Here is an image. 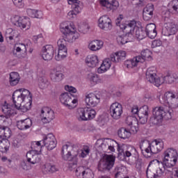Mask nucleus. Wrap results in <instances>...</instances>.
Instances as JSON below:
<instances>
[{"label":"nucleus","mask_w":178,"mask_h":178,"mask_svg":"<svg viewBox=\"0 0 178 178\" xmlns=\"http://www.w3.org/2000/svg\"><path fill=\"white\" fill-rule=\"evenodd\" d=\"M104 47V42L99 40H94L89 42L88 49L90 51H99Z\"/></svg>","instance_id":"nucleus-36"},{"label":"nucleus","mask_w":178,"mask_h":178,"mask_svg":"<svg viewBox=\"0 0 178 178\" xmlns=\"http://www.w3.org/2000/svg\"><path fill=\"white\" fill-rule=\"evenodd\" d=\"M79 113V120L82 121H88V120H92L94 118H95L96 112L95 110L90 108V107H85L81 108L78 110Z\"/></svg>","instance_id":"nucleus-12"},{"label":"nucleus","mask_w":178,"mask_h":178,"mask_svg":"<svg viewBox=\"0 0 178 178\" xmlns=\"http://www.w3.org/2000/svg\"><path fill=\"white\" fill-rule=\"evenodd\" d=\"M140 111V108H138V106H134L132 108H131V113H133V115H136V116H138V112Z\"/></svg>","instance_id":"nucleus-61"},{"label":"nucleus","mask_w":178,"mask_h":178,"mask_svg":"<svg viewBox=\"0 0 178 178\" xmlns=\"http://www.w3.org/2000/svg\"><path fill=\"white\" fill-rule=\"evenodd\" d=\"M116 143L112 139H99L96 142V147L99 152H115V147L112 145Z\"/></svg>","instance_id":"nucleus-10"},{"label":"nucleus","mask_w":178,"mask_h":178,"mask_svg":"<svg viewBox=\"0 0 178 178\" xmlns=\"http://www.w3.org/2000/svg\"><path fill=\"white\" fill-rule=\"evenodd\" d=\"M27 13L31 17L36 19H41L42 17V12L40 10L29 9Z\"/></svg>","instance_id":"nucleus-45"},{"label":"nucleus","mask_w":178,"mask_h":178,"mask_svg":"<svg viewBox=\"0 0 178 178\" xmlns=\"http://www.w3.org/2000/svg\"><path fill=\"white\" fill-rule=\"evenodd\" d=\"M178 31V25L175 22H167L165 24V27L163 28L161 34L165 37H170L175 35Z\"/></svg>","instance_id":"nucleus-19"},{"label":"nucleus","mask_w":178,"mask_h":178,"mask_svg":"<svg viewBox=\"0 0 178 178\" xmlns=\"http://www.w3.org/2000/svg\"><path fill=\"white\" fill-rule=\"evenodd\" d=\"M41 143H42V140L33 142L31 145V149H33L35 152H38V149L41 151V148H42Z\"/></svg>","instance_id":"nucleus-47"},{"label":"nucleus","mask_w":178,"mask_h":178,"mask_svg":"<svg viewBox=\"0 0 178 178\" xmlns=\"http://www.w3.org/2000/svg\"><path fill=\"white\" fill-rule=\"evenodd\" d=\"M118 156L124 159V158H130L131 155H136L137 154V149L133 147L129 146L124 152V145H120L118 144Z\"/></svg>","instance_id":"nucleus-17"},{"label":"nucleus","mask_w":178,"mask_h":178,"mask_svg":"<svg viewBox=\"0 0 178 178\" xmlns=\"http://www.w3.org/2000/svg\"><path fill=\"white\" fill-rule=\"evenodd\" d=\"M13 23L20 29H30V19L15 16L13 18Z\"/></svg>","instance_id":"nucleus-21"},{"label":"nucleus","mask_w":178,"mask_h":178,"mask_svg":"<svg viewBox=\"0 0 178 178\" xmlns=\"http://www.w3.org/2000/svg\"><path fill=\"white\" fill-rule=\"evenodd\" d=\"M145 33L146 36L147 35L151 40H154L156 37V26L155 24H147L145 27Z\"/></svg>","instance_id":"nucleus-33"},{"label":"nucleus","mask_w":178,"mask_h":178,"mask_svg":"<svg viewBox=\"0 0 178 178\" xmlns=\"http://www.w3.org/2000/svg\"><path fill=\"white\" fill-rule=\"evenodd\" d=\"M20 81V76L17 72H11L10 74V86H17Z\"/></svg>","instance_id":"nucleus-40"},{"label":"nucleus","mask_w":178,"mask_h":178,"mask_svg":"<svg viewBox=\"0 0 178 178\" xmlns=\"http://www.w3.org/2000/svg\"><path fill=\"white\" fill-rule=\"evenodd\" d=\"M149 112V109L148 108V106L145 105L139 108L138 115H142V116L145 115H148Z\"/></svg>","instance_id":"nucleus-49"},{"label":"nucleus","mask_w":178,"mask_h":178,"mask_svg":"<svg viewBox=\"0 0 178 178\" xmlns=\"http://www.w3.org/2000/svg\"><path fill=\"white\" fill-rule=\"evenodd\" d=\"M134 40V35L131 33H127L125 35H118L117 42L119 45H124L127 42H131Z\"/></svg>","instance_id":"nucleus-31"},{"label":"nucleus","mask_w":178,"mask_h":178,"mask_svg":"<svg viewBox=\"0 0 178 178\" xmlns=\"http://www.w3.org/2000/svg\"><path fill=\"white\" fill-rule=\"evenodd\" d=\"M155 172L157 178L161 177V176L163 175V170H162L161 168H159L158 166L155 167Z\"/></svg>","instance_id":"nucleus-57"},{"label":"nucleus","mask_w":178,"mask_h":178,"mask_svg":"<svg viewBox=\"0 0 178 178\" xmlns=\"http://www.w3.org/2000/svg\"><path fill=\"white\" fill-rule=\"evenodd\" d=\"M49 84V82L48 81V79L47 78L43 77L40 78L39 80V86L40 88L44 89L47 88Z\"/></svg>","instance_id":"nucleus-48"},{"label":"nucleus","mask_w":178,"mask_h":178,"mask_svg":"<svg viewBox=\"0 0 178 178\" xmlns=\"http://www.w3.org/2000/svg\"><path fill=\"white\" fill-rule=\"evenodd\" d=\"M172 9L175 13H178V1L174 0L172 1Z\"/></svg>","instance_id":"nucleus-59"},{"label":"nucleus","mask_w":178,"mask_h":178,"mask_svg":"<svg viewBox=\"0 0 178 178\" xmlns=\"http://www.w3.org/2000/svg\"><path fill=\"white\" fill-rule=\"evenodd\" d=\"M12 136V131L8 127H0V138L2 140H6L10 138Z\"/></svg>","instance_id":"nucleus-38"},{"label":"nucleus","mask_w":178,"mask_h":178,"mask_svg":"<svg viewBox=\"0 0 178 178\" xmlns=\"http://www.w3.org/2000/svg\"><path fill=\"white\" fill-rule=\"evenodd\" d=\"M129 131L130 133H133V134H136L138 131V121L137 122V124L131 125Z\"/></svg>","instance_id":"nucleus-56"},{"label":"nucleus","mask_w":178,"mask_h":178,"mask_svg":"<svg viewBox=\"0 0 178 178\" xmlns=\"http://www.w3.org/2000/svg\"><path fill=\"white\" fill-rule=\"evenodd\" d=\"M81 10L76 11L75 8H72V10L70 11L67 14L68 19H73L74 17H76V15H79Z\"/></svg>","instance_id":"nucleus-51"},{"label":"nucleus","mask_w":178,"mask_h":178,"mask_svg":"<svg viewBox=\"0 0 178 178\" xmlns=\"http://www.w3.org/2000/svg\"><path fill=\"white\" fill-rule=\"evenodd\" d=\"M139 118V122L141 124H145L147 122H148V115H138Z\"/></svg>","instance_id":"nucleus-55"},{"label":"nucleus","mask_w":178,"mask_h":178,"mask_svg":"<svg viewBox=\"0 0 178 178\" xmlns=\"http://www.w3.org/2000/svg\"><path fill=\"white\" fill-rule=\"evenodd\" d=\"M176 79L177 78H175V76L168 74L166 76L160 78V81L161 84H163V83H165L166 84H172V83H175Z\"/></svg>","instance_id":"nucleus-43"},{"label":"nucleus","mask_w":178,"mask_h":178,"mask_svg":"<svg viewBox=\"0 0 178 178\" xmlns=\"http://www.w3.org/2000/svg\"><path fill=\"white\" fill-rule=\"evenodd\" d=\"M152 52L149 49H145L142 51L141 56H137L132 59L127 60L125 62V65L128 69L130 67H136L138 63H144L145 60H152Z\"/></svg>","instance_id":"nucleus-8"},{"label":"nucleus","mask_w":178,"mask_h":178,"mask_svg":"<svg viewBox=\"0 0 178 178\" xmlns=\"http://www.w3.org/2000/svg\"><path fill=\"white\" fill-rule=\"evenodd\" d=\"M76 176L78 178H94V174L91 169L81 166L76 169L75 170Z\"/></svg>","instance_id":"nucleus-20"},{"label":"nucleus","mask_w":178,"mask_h":178,"mask_svg":"<svg viewBox=\"0 0 178 178\" xmlns=\"http://www.w3.org/2000/svg\"><path fill=\"white\" fill-rule=\"evenodd\" d=\"M2 111L5 113L6 116L0 115V123L6 122V119H8V118H10L15 112L10 107H9V106L6 105L2 107Z\"/></svg>","instance_id":"nucleus-35"},{"label":"nucleus","mask_w":178,"mask_h":178,"mask_svg":"<svg viewBox=\"0 0 178 178\" xmlns=\"http://www.w3.org/2000/svg\"><path fill=\"white\" fill-rule=\"evenodd\" d=\"M88 29H90V26H88V24H81L78 30L80 33H83V34H86V33H87V31H88Z\"/></svg>","instance_id":"nucleus-52"},{"label":"nucleus","mask_w":178,"mask_h":178,"mask_svg":"<svg viewBox=\"0 0 178 178\" xmlns=\"http://www.w3.org/2000/svg\"><path fill=\"white\" fill-rule=\"evenodd\" d=\"M115 165V156L112 155H104L99 161L98 164V170L100 172L104 170H111Z\"/></svg>","instance_id":"nucleus-11"},{"label":"nucleus","mask_w":178,"mask_h":178,"mask_svg":"<svg viewBox=\"0 0 178 178\" xmlns=\"http://www.w3.org/2000/svg\"><path fill=\"white\" fill-rule=\"evenodd\" d=\"M65 88L67 91H69V92H72L73 94L77 92V89H76V88H73L72 86H66Z\"/></svg>","instance_id":"nucleus-58"},{"label":"nucleus","mask_w":178,"mask_h":178,"mask_svg":"<svg viewBox=\"0 0 178 178\" xmlns=\"http://www.w3.org/2000/svg\"><path fill=\"white\" fill-rule=\"evenodd\" d=\"M26 161L31 165H35L41 161V155L34 150H31L26 153Z\"/></svg>","instance_id":"nucleus-28"},{"label":"nucleus","mask_w":178,"mask_h":178,"mask_svg":"<svg viewBox=\"0 0 178 178\" xmlns=\"http://www.w3.org/2000/svg\"><path fill=\"white\" fill-rule=\"evenodd\" d=\"M33 126V121L30 118L17 121V127L19 130H27Z\"/></svg>","instance_id":"nucleus-34"},{"label":"nucleus","mask_w":178,"mask_h":178,"mask_svg":"<svg viewBox=\"0 0 178 178\" xmlns=\"http://www.w3.org/2000/svg\"><path fill=\"white\" fill-rule=\"evenodd\" d=\"M42 171L45 173H55V172L58 171V168L51 163H46L42 167Z\"/></svg>","instance_id":"nucleus-41"},{"label":"nucleus","mask_w":178,"mask_h":178,"mask_svg":"<svg viewBox=\"0 0 178 178\" xmlns=\"http://www.w3.org/2000/svg\"><path fill=\"white\" fill-rule=\"evenodd\" d=\"M140 149L141 151H145L147 154H158L163 149V142L155 140L149 143L147 140H143L140 143Z\"/></svg>","instance_id":"nucleus-6"},{"label":"nucleus","mask_w":178,"mask_h":178,"mask_svg":"<svg viewBox=\"0 0 178 178\" xmlns=\"http://www.w3.org/2000/svg\"><path fill=\"white\" fill-rule=\"evenodd\" d=\"M137 118L136 117H127L126 120V123L128 126H133V124H137Z\"/></svg>","instance_id":"nucleus-50"},{"label":"nucleus","mask_w":178,"mask_h":178,"mask_svg":"<svg viewBox=\"0 0 178 178\" xmlns=\"http://www.w3.org/2000/svg\"><path fill=\"white\" fill-rule=\"evenodd\" d=\"M60 30L63 34H64V38L63 39L65 40V42H74L79 37L80 34L74 31L71 26L65 25V24H61L60 25Z\"/></svg>","instance_id":"nucleus-9"},{"label":"nucleus","mask_w":178,"mask_h":178,"mask_svg":"<svg viewBox=\"0 0 178 178\" xmlns=\"http://www.w3.org/2000/svg\"><path fill=\"white\" fill-rule=\"evenodd\" d=\"M137 26V22L135 20L128 21L126 24H120L119 27L121 30L125 31V33H134V29Z\"/></svg>","instance_id":"nucleus-30"},{"label":"nucleus","mask_w":178,"mask_h":178,"mask_svg":"<svg viewBox=\"0 0 178 178\" xmlns=\"http://www.w3.org/2000/svg\"><path fill=\"white\" fill-rule=\"evenodd\" d=\"M153 45H155V47H161L162 45V42L161 40H154L153 42Z\"/></svg>","instance_id":"nucleus-64"},{"label":"nucleus","mask_w":178,"mask_h":178,"mask_svg":"<svg viewBox=\"0 0 178 178\" xmlns=\"http://www.w3.org/2000/svg\"><path fill=\"white\" fill-rule=\"evenodd\" d=\"M124 59H126V51H120L111 54L110 58H106L97 69V73H105V72L111 68L112 62L113 63H118L122 62V60H124Z\"/></svg>","instance_id":"nucleus-5"},{"label":"nucleus","mask_w":178,"mask_h":178,"mask_svg":"<svg viewBox=\"0 0 178 178\" xmlns=\"http://www.w3.org/2000/svg\"><path fill=\"white\" fill-rule=\"evenodd\" d=\"M0 141H1V143H0V151L3 153L8 152L9 149V145H8L9 142L6 140L3 141L2 140H0Z\"/></svg>","instance_id":"nucleus-46"},{"label":"nucleus","mask_w":178,"mask_h":178,"mask_svg":"<svg viewBox=\"0 0 178 178\" xmlns=\"http://www.w3.org/2000/svg\"><path fill=\"white\" fill-rule=\"evenodd\" d=\"M173 116V110L170 106H156L152 108V115L149 118V123L152 126H161L163 119L169 120Z\"/></svg>","instance_id":"nucleus-4"},{"label":"nucleus","mask_w":178,"mask_h":178,"mask_svg":"<svg viewBox=\"0 0 178 178\" xmlns=\"http://www.w3.org/2000/svg\"><path fill=\"white\" fill-rule=\"evenodd\" d=\"M69 5H72V8H74L76 11L83 10V3L79 0H68Z\"/></svg>","instance_id":"nucleus-42"},{"label":"nucleus","mask_w":178,"mask_h":178,"mask_svg":"<svg viewBox=\"0 0 178 178\" xmlns=\"http://www.w3.org/2000/svg\"><path fill=\"white\" fill-rule=\"evenodd\" d=\"M72 147L65 145L63 146L62 154L64 161H69L70 163L68 165L69 169H76L77 168V156L80 158H86L88 154H90V147L88 146H83L81 150L76 148V145Z\"/></svg>","instance_id":"nucleus-1"},{"label":"nucleus","mask_w":178,"mask_h":178,"mask_svg":"<svg viewBox=\"0 0 178 178\" xmlns=\"http://www.w3.org/2000/svg\"><path fill=\"white\" fill-rule=\"evenodd\" d=\"M86 63L89 67H97V65L99 63L98 56H88L86 58Z\"/></svg>","instance_id":"nucleus-37"},{"label":"nucleus","mask_w":178,"mask_h":178,"mask_svg":"<svg viewBox=\"0 0 178 178\" xmlns=\"http://www.w3.org/2000/svg\"><path fill=\"white\" fill-rule=\"evenodd\" d=\"M19 33L17 31L8 29L6 31V40L8 44L15 45L13 54L19 59H27V47L23 43L16 44L19 38Z\"/></svg>","instance_id":"nucleus-3"},{"label":"nucleus","mask_w":178,"mask_h":178,"mask_svg":"<svg viewBox=\"0 0 178 178\" xmlns=\"http://www.w3.org/2000/svg\"><path fill=\"white\" fill-rule=\"evenodd\" d=\"M42 141L49 151H52L54 148L56 147V138L52 134H47Z\"/></svg>","instance_id":"nucleus-22"},{"label":"nucleus","mask_w":178,"mask_h":178,"mask_svg":"<svg viewBox=\"0 0 178 178\" xmlns=\"http://www.w3.org/2000/svg\"><path fill=\"white\" fill-rule=\"evenodd\" d=\"M100 5L104 10H116L118 6H119V3L113 0H100Z\"/></svg>","instance_id":"nucleus-25"},{"label":"nucleus","mask_w":178,"mask_h":178,"mask_svg":"<svg viewBox=\"0 0 178 178\" xmlns=\"http://www.w3.org/2000/svg\"><path fill=\"white\" fill-rule=\"evenodd\" d=\"M99 27L108 31L112 30V20L108 16H102L99 19Z\"/></svg>","instance_id":"nucleus-27"},{"label":"nucleus","mask_w":178,"mask_h":178,"mask_svg":"<svg viewBox=\"0 0 178 178\" xmlns=\"http://www.w3.org/2000/svg\"><path fill=\"white\" fill-rule=\"evenodd\" d=\"M146 79L149 81L151 84H154L156 87H159L162 85L161 78L156 75V69L155 67H149L146 71Z\"/></svg>","instance_id":"nucleus-13"},{"label":"nucleus","mask_w":178,"mask_h":178,"mask_svg":"<svg viewBox=\"0 0 178 178\" xmlns=\"http://www.w3.org/2000/svg\"><path fill=\"white\" fill-rule=\"evenodd\" d=\"M118 135L120 138L126 140V138H129L131 136V132H130V130L122 127L118 130Z\"/></svg>","instance_id":"nucleus-39"},{"label":"nucleus","mask_w":178,"mask_h":178,"mask_svg":"<svg viewBox=\"0 0 178 178\" xmlns=\"http://www.w3.org/2000/svg\"><path fill=\"white\" fill-rule=\"evenodd\" d=\"M171 176L174 178H178V168H172L171 171Z\"/></svg>","instance_id":"nucleus-60"},{"label":"nucleus","mask_w":178,"mask_h":178,"mask_svg":"<svg viewBox=\"0 0 178 178\" xmlns=\"http://www.w3.org/2000/svg\"><path fill=\"white\" fill-rule=\"evenodd\" d=\"M90 81H93V83H99V78L98 77V75L95 74L92 75L90 78Z\"/></svg>","instance_id":"nucleus-62"},{"label":"nucleus","mask_w":178,"mask_h":178,"mask_svg":"<svg viewBox=\"0 0 178 178\" xmlns=\"http://www.w3.org/2000/svg\"><path fill=\"white\" fill-rule=\"evenodd\" d=\"M42 57L44 60H51L54 58V54H55V48L51 44H47L42 47Z\"/></svg>","instance_id":"nucleus-23"},{"label":"nucleus","mask_w":178,"mask_h":178,"mask_svg":"<svg viewBox=\"0 0 178 178\" xmlns=\"http://www.w3.org/2000/svg\"><path fill=\"white\" fill-rule=\"evenodd\" d=\"M73 95L70 92H65L61 94L60 97V101L68 109H73L74 108V104H77V99H72Z\"/></svg>","instance_id":"nucleus-15"},{"label":"nucleus","mask_w":178,"mask_h":178,"mask_svg":"<svg viewBox=\"0 0 178 178\" xmlns=\"http://www.w3.org/2000/svg\"><path fill=\"white\" fill-rule=\"evenodd\" d=\"M141 166H143V160L138 159L136 162V168L138 169H141Z\"/></svg>","instance_id":"nucleus-63"},{"label":"nucleus","mask_w":178,"mask_h":178,"mask_svg":"<svg viewBox=\"0 0 178 178\" xmlns=\"http://www.w3.org/2000/svg\"><path fill=\"white\" fill-rule=\"evenodd\" d=\"M50 79L53 83H59L65 79V75L62 70H60L59 68L56 67L51 70Z\"/></svg>","instance_id":"nucleus-24"},{"label":"nucleus","mask_w":178,"mask_h":178,"mask_svg":"<svg viewBox=\"0 0 178 178\" xmlns=\"http://www.w3.org/2000/svg\"><path fill=\"white\" fill-rule=\"evenodd\" d=\"M136 33L135 35L138 40H144L147 37V33H145V31L143 29V28L136 27Z\"/></svg>","instance_id":"nucleus-44"},{"label":"nucleus","mask_w":178,"mask_h":178,"mask_svg":"<svg viewBox=\"0 0 178 178\" xmlns=\"http://www.w3.org/2000/svg\"><path fill=\"white\" fill-rule=\"evenodd\" d=\"M58 46V54L55 56L56 60H62L67 56V48L66 47V40L59 39L57 42Z\"/></svg>","instance_id":"nucleus-14"},{"label":"nucleus","mask_w":178,"mask_h":178,"mask_svg":"<svg viewBox=\"0 0 178 178\" xmlns=\"http://www.w3.org/2000/svg\"><path fill=\"white\" fill-rule=\"evenodd\" d=\"M164 157L161 162V165L164 169L168 168H173L177 163V151L173 148H169L164 152Z\"/></svg>","instance_id":"nucleus-7"},{"label":"nucleus","mask_w":178,"mask_h":178,"mask_svg":"<svg viewBox=\"0 0 178 178\" xmlns=\"http://www.w3.org/2000/svg\"><path fill=\"white\" fill-rule=\"evenodd\" d=\"M40 117L42 123H51L55 119V112L49 107H43L41 109Z\"/></svg>","instance_id":"nucleus-16"},{"label":"nucleus","mask_w":178,"mask_h":178,"mask_svg":"<svg viewBox=\"0 0 178 178\" xmlns=\"http://www.w3.org/2000/svg\"><path fill=\"white\" fill-rule=\"evenodd\" d=\"M143 12H148L149 13L154 14V5L152 3H149L144 8Z\"/></svg>","instance_id":"nucleus-53"},{"label":"nucleus","mask_w":178,"mask_h":178,"mask_svg":"<svg viewBox=\"0 0 178 178\" xmlns=\"http://www.w3.org/2000/svg\"><path fill=\"white\" fill-rule=\"evenodd\" d=\"M153 15L154 14L149 13V12L143 11V19L145 20L146 22H148V20H151V19H152Z\"/></svg>","instance_id":"nucleus-54"},{"label":"nucleus","mask_w":178,"mask_h":178,"mask_svg":"<svg viewBox=\"0 0 178 178\" xmlns=\"http://www.w3.org/2000/svg\"><path fill=\"white\" fill-rule=\"evenodd\" d=\"M113 172L115 178H129L127 176V168L124 166H117Z\"/></svg>","instance_id":"nucleus-32"},{"label":"nucleus","mask_w":178,"mask_h":178,"mask_svg":"<svg viewBox=\"0 0 178 178\" xmlns=\"http://www.w3.org/2000/svg\"><path fill=\"white\" fill-rule=\"evenodd\" d=\"M156 166H159V161L155 159L149 162L146 170V175L147 178H157L155 172Z\"/></svg>","instance_id":"nucleus-26"},{"label":"nucleus","mask_w":178,"mask_h":178,"mask_svg":"<svg viewBox=\"0 0 178 178\" xmlns=\"http://www.w3.org/2000/svg\"><path fill=\"white\" fill-rule=\"evenodd\" d=\"M101 100V96L99 95H97L94 93H89L86 96V102L88 106H97L99 104Z\"/></svg>","instance_id":"nucleus-29"},{"label":"nucleus","mask_w":178,"mask_h":178,"mask_svg":"<svg viewBox=\"0 0 178 178\" xmlns=\"http://www.w3.org/2000/svg\"><path fill=\"white\" fill-rule=\"evenodd\" d=\"M109 113L113 119L118 120L123 113V106L120 103H113L109 108Z\"/></svg>","instance_id":"nucleus-18"},{"label":"nucleus","mask_w":178,"mask_h":178,"mask_svg":"<svg viewBox=\"0 0 178 178\" xmlns=\"http://www.w3.org/2000/svg\"><path fill=\"white\" fill-rule=\"evenodd\" d=\"M13 102L16 109L21 112H27L31 109L33 95L27 89H19L13 94Z\"/></svg>","instance_id":"nucleus-2"}]
</instances>
